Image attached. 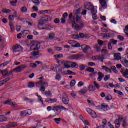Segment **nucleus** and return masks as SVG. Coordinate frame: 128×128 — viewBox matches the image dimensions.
<instances>
[{"label":"nucleus","mask_w":128,"mask_h":128,"mask_svg":"<svg viewBox=\"0 0 128 128\" xmlns=\"http://www.w3.org/2000/svg\"><path fill=\"white\" fill-rule=\"evenodd\" d=\"M73 16L74 14L72 13L69 15V18L71 22H76L77 24H80V22H82V18L80 16H76V17H74V18Z\"/></svg>","instance_id":"f257e3e1"},{"label":"nucleus","mask_w":128,"mask_h":128,"mask_svg":"<svg viewBox=\"0 0 128 128\" xmlns=\"http://www.w3.org/2000/svg\"><path fill=\"white\" fill-rule=\"evenodd\" d=\"M52 110H54V112H58V110H60V112H62V110H64V112H68V109L64 108V106H54Z\"/></svg>","instance_id":"f03ea898"},{"label":"nucleus","mask_w":128,"mask_h":128,"mask_svg":"<svg viewBox=\"0 0 128 128\" xmlns=\"http://www.w3.org/2000/svg\"><path fill=\"white\" fill-rule=\"evenodd\" d=\"M40 48V44L38 42H34L30 47L31 50H38Z\"/></svg>","instance_id":"7ed1b4c3"},{"label":"nucleus","mask_w":128,"mask_h":128,"mask_svg":"<svg viewBox=\"0 0 128 128\" xmlns=\"http://www.w3.org/2000/svg\"><path fill=\"white\" fill-rule=\"evenodd\" d=\"M12 72H14V71H11L10 72H8V70H5L1 71V74H2L3 76H10V78H12L14 76Z\"/></svg>","instance_id":"20e7f679"},{"label":"nucleus","mask_w":128,"mask_h":128,"mask_svg":"<svg viewBox=\"0 0 128 128\" xmlns=\"http://www.w3.org/2000/svg\"><path fill=\"white\" fill-rule=\"evenodd\" d=\"M32 114V112L30 110H24L21 112L20 113V116L24 118V116H30Z\"/></svg>","instance_id":"39448f33"},{"label":"nucleus","mask_w":128,"mask_h":128,"mask_svg":"<svg viewBox=\"0 0 128 128\" xmlns=\"http://www.w3.org/2000/svg\"><path fill=\"white\" fill-rule=\"evenodd\" d=\"M44 77L42 76L39 78H38V80H40V81L39 82H37L36 83V86L38 88H40V86H44L46 85V84H48V83H46L44 82Z\"/></svg>","instance_id":"423d86ee"},{"label":"nucleus","mask_w":128,"mask_h":128,"mask_svg":"<svg viewBox=\"0 0 128 128\" xmlns=\"http://www.w3.org/2000/svg\"><path fill=\"white\" fill-rule=\"evenodd\" d=\"M28 66L26 65H22L15 69H14L12 72H24L25 68H27Z\"/></svg>","instance_id":"0eeeda50"},{"label":"nucleus","mask_w":128,"mask_h":128,"mask_svg":"<svg viewBox=\"0 0 128 128\" xmlns=\"http://www.w3.org/2000/svg\"><path fill=\"white\" fill-rule=\"evenodd\" d=\"M93 16L92 18L95 20H98V16H96V12H98V10L96 7H93L90 10Z\"/></svg>","instance_id":"6e6552de"},{"label":"nucleus","mask_w":128,"mask_h":128,"mask_svg":"<svg viewBox=\"0 0 128 128\" xmlns=\"http://www.w3.org/2000/svg\"><path fill=\"white\" fill-rule=\"evenodd\" d=\"M62 102L64 104H68V102H70V99L66 94H62Z\"/></svg>","instance_id":"1a4fd4ad"},{"label":"nucleus","mask_w":128,"mask_h":128,"mask_svg":"<svg viewBox=\"0 0 128 128\" xmlns=\"http://www.w3.org/2000/svg\"><path fill=\"white\" fill-rule=\"evenodd\" d=\"M13 50L14 52H22L24 48L20 46H16L15 48H13Z\"/></svg>","instance_id":"9d476101"},{"label":"nucleus","mask_w":128,"mask_h":128,"mask_svg":"<svg viewBox=\"0 0 128 128\" xmlns=\"http://www.w3.org/2000/svg\"><path fill=\"white\" fill-rule=\"evenodd\" d=\"M100 4L101 5L102 8L106 10V8H108V5L106 4V2L104 0H99Z\"/></svg>","instance_id":"9b49d317"},{"label":"nucleus","mask_w":128,"mask_h":128,"mask_svg":"<svg viewBox=\"0 0 128 128\" xmlns=\"http://www.w3.org/2000/svg\"><path fill=\"white\" fill-rule=\"evenodd\" d=\"M72 28L75 30H80L78 27V24L76 22L74 21H72Z\"/></svg>","instance_id":"f8f14e48"},{"label":"nucleus","mask_w":128,"mask_h":128,"mask_svg":"<svg viewBox=\"0 0 128 128\" xmlns=\"http://www.w3.org/2000/svg\"><path fill=\"white\" fill-rule=\"evenodd\" d=\"M84 6H85V8L86 10H90V8H92V6H94V5L92 4V3L88 2H86L84 4Z\"/></svg>","instance_id":"ddd939ff"},{"label":"nucleus","mask_w":128,"mask_h":128,"mask_svg":"<svg viewBox=\"0 0 128 128\" xmlns=\"http://www.w3.org/2000/svg\"><path fill=\"white\" fill-rule=\"evenodd\" d=\"M122 54L120 53H117L114 54V58L116 60H122Z\"/></svg>","instance_id":"4468645a"},{"label":"nucleus","mask_w":128,"mask_h":128,"mask_svg":"<svg viewBox=\"0 0 128 128\" xmlns=\"http://www.w3.org/2000/svg\"><path fill=\"white\" fill-rule=\"evenodd\" d=\"M79 94L81 95H84L86 94H88V88H86V87H84L83 89L80 91Z\"/></svg>","instance_id":"2eb2a0df"},{"label":"nucleus","mask_w":128,"mask_h":128,"mask_svg":"<svg viewBox=\"0 0 128 128\" xmlns=\"http://www.w3.org/2000/svg\"><path fill=\"white\" fill-rule=\"evenodd\" d=\"M120 72L122 74L123 76L126 77L128 76V69H126V70L122 69L120 70Z\"/></svg>","instance_id":"dca6fc26"},{"label":"nucleus","mask_w":128,"mask_h":128,"mask_svg":"<svg viewBox=\"0 0 128 128\" xmlns=\"http://www.w3.org/2000/svg\"><path fill=\"white\" fill-rule=\"evenodd\" d=\"M98 78L97 79V80H98V82H102L104 78V75L102 73L100 72L98 73Z\"/></svg>","instance_id":"f3484780"},{"label":"nucleus","mask_w":128,"mask_h":128,"mask_svg":"<svg viewBox=\"0 0 128 128\" xmlns=\"http://www.w3.org/2000/svg\"><path fill=\"white\" fill-rule=\"evenodd\" d=\"M102 110H104V112H106L110 110V107L108 104H102Z\"/></svg>","instance_id":"a211bd4d"},{"label":"nucleus","mask_w":128,"mask_h":128,"mask_svg":"<svg viewBox=\"0 0 128 128\" xmlns=\"http://www.w3.org/2000/svg\"><path fill=\"white\" fill-rule=\"evenodd\" d=\"M70 66L72 68H78V64L76 62H70Z\"/></svg>","instance_id":"6ab92c4d"},{"label":"nucleus","mask_w":128,"mask_h":128,"mask_svg":"<svg viewBox=\"0 0 128 128\" xmlns=\"http://www.w3.org/2000/svg\"><path fill=\"white\" fill-rule=\"evenodd\" d=\"M10 80V78H7L5 80L0 82V86H2L4 84H6V82Z\"/></svg>","instance_id":"aec40b11"},{"label":"nucleus","mask_w":128,"mask_h":128,"mask_svg":"<svg viewBox=\"0 0 128 128\" xmlns=\"http://www.w3.org/2000/svg\"><path fill=\"white\" fill-rule=\"evenodd\" d=\"M64 66L65 68H70V62H64Z\"/></svg>","instance_id":"412c9836"},{"label":"nucleus","mask_w":128,"mask_h":128,"mask_svg":"<svg viewBox=\"0 0 128 128\" xmlns=\"http://www.w3.org/2000/svg\"><path fill=\"white\" fill-rule=\"evenodd\" d=\"M79 36L80 38H90V36L88 35L82 33H80Z\"/></svg>","instance_id":"4be33fe9"},{"label":"nucleus","mask_w":128,"mask_h":128,"mask_svg":"<svg viewBox=\"0 0 128 128\" xmlns=\"http://www.w3.org/2000/svg\"><path fill=\"white\" fill-rule=\"evenodd\" d=\"M88 88L90 92H96V88L94 87V86L92 85H90L88 86Z\"/></svg>","instance_id":"5701e85b"},{"label":"nucleus","mask_w":128,"mask_h":128,"mask_svg":"<svg viewBox=\"0 0 128 128\" xmlns=\"http://www.w3.org/2000/svg\"><path fill=\"white\" fill-rule=\"evenodd\" d=\"M48 36H49V40H54L56 38V35L54 33H50L49 34Z\"/></svg>","instance_id":"b1692460"},{"label":"nucleus","mask_w":128,"mask_h":128,"mask_svg":"<svg viewBox=\"0 0 128 128\" xmlns=\"http://www.w3.org/2000/svg\"><path fill=\"white\" fill-rule=\"evenodd\" d=\"M78 25V28H79V30H82L84 28V24L82 22H80Z\"/></svg>","instance_id":"393cba45"},{"label":"nucleus","mask_w":128,"mask_h":128,"mask_svg":"<svg viewBox=\"0 0 128 128\" xmlns=\"http://www.w3.org/2000/svg\"><path fill=\"white\" fill-rule=\"evenodd\" d=\"M101 36L105 38V40H109V38H110V36L108 34H104L102 33Z\"/></svg>","instance_id":"a878e982"},{"label":"nucleus","mask_w":128,"mask_h":128,"mask_svg":"<svg viewBox=\"0 0 128 128\" xmlns=\"http://www.w3.org/2000/svg\"><path fill=\"white\" fill-rule=\"evenodd\" d=\"M84 58V55H74V58L76 60H78Z\"/></svg>","instance_id":"bb28decb"},{"label":"nucleus","mask_w":128,"mask_h":128,"mask_svg":"<svg viewBox=\"0 0 128 128\" xmlns=\"http://www.w3.org/2000/svg\"><path fill=\"white\" fill-rule=\"evenodd\" d=\"M90 48L88 46H86L84 50H83V52H84L85 54H88V52H90Z\"/></svg>","instance_id":"cd10ccee"},{"label":"nucleus","mask_w":128,"mask_h":128,"mask_svg":"<svg viewBox=\"0 0 128 128\" xmlns=\"http://www.w3.org/2000/svg\"><path fill=\"white\" fill-rule=\"evenodd\" d=\"M6 120H8V118H6L4 116H0V122H6Z\"/></svg>","instance_id":"c85d7f7f"},{"label":"nucleus","mask_w":128,"mask_h":128,"mask_svg":"<svg viewBox=\"0 0 128 128\" xmlns=\"http://www.w3.org/2000/svg\"><path fill=\"white\" fill-rule=\"evenodd\" d=\"M54 58H56V60H58V58H64V55L62 54L54 55Z\"/></svg>","instance_id":"c756f323"},{"label":"nucleus","mask_w":128,"mask_h":128,"mask_svg":"<svg viewBox=\"0 0 128 128\" xmlns=\"http://www.w3.org/2000/svg\"><path fill=\"white\" fill-rule=\"evenodd\" d=\"M90 116L93 118H96L98 117V115H96V113L94 111H92V112L90 113Z\"/></svg>","instance_id":"7c9ffc66"},{"label":"nucleus","mask_w":128,"mask_h":128,"mask_svg":"<svg viewBox=\"0 0 128 128\" xmlns=\"http://www.w3.org/2000/svg\"><path fill=\"white\" fill-rule=\"evenodd\" d=\"M28 88H34V83L32 82H30L28 84Z\"/></svg>","instance_id":"2f4dec72"},{"label":"nucleus","mask_w":128,"mask_h":128,"mask_svg":"<svg viewBox=\"0 0 128 128\" xmlns=\"http://www.w3.org/2000/svg\"><path fill=\"white\" fill-rule=\"evenodd\" d=\"M45 96H47L48 98H52V94L50 92H45Z\"/></svg>","instance_id":"473e14b6"},{"label":"nucleus","mask_w":128,"mask_h":128,"mask_svg":"<svg viewBox=\"0 0 128 128\" xmlns=\"http://www.w3.org/2000/svg\"><path fill=\"white\" fill-rule=\"evenodd\" d=\"M54 122L57 124H60V122H62V118H56L54 119Z\"/></svg>","instance_id":"72a5a7b5"},{"label":"nucleus","mask_w":128,"mask_h":128,"mask_svg":"<svg viewBox=\"0 0 128 128\" xmlns=\"http://www.w3.org/2000/svg\"><path fill=\"white\" fill-rule=\"evenodd\" d=\"M66 74H69L70 76H76V73L70 71V70H68L66 71Z\"/></svg>","instance_id":"f704fd0d"},{"label":"nucleus","mask_w":128,"mask_h":128,"mask_svg":"<svg viewBox=\"0 0 128 128\" xmlns=\"http://www.w3.org/2000/svg\"><path fill=\"white\" fill-rule=\"evenodd\" d=\"M114 124L116 128H120V120H115Z\"/></svg>","instance_id":"c9c22d12"},{"label":"nucleus","mask_w":128,"mask_h":128,"mask_svg":"<svg viewBox=\"0 0 128 128\" xmlns=\"http://www.w3.org/2000/svg\"><path fill=\"white\" fill-rule=\"evenodd\" d=\"M42 26H43V24H42L41 22H40L38 25V28H40V30H46V28H42Z\"/></svg>","instance_id":"e433bc0d"},{"label":"nucleus","mask_w":128,"mask_h":128,"mask_svg":"<svg viewBox=\"0 0 128 128\" xmlns=\"http://www.w3.org/2000/svg\"><path fill=\"white\" fill-rule=\"evenodd\" d=\"M24 100L25 102H31V104H32V102H34V100H32L26 97H25L24 98Z\"/></svg>","instance_id":"4c0bfd02"},{"label":"nucleus","mask_w":128,"mask_h":128,"mask_svg":"<svg viewBox=\"0 0 128 128\" xmlns=\"http://www.w3.org/2000/svg\"><path fill=\"white\" fill-rule=\"evenodd\" d=\"M32 56H40V52H31Z\"/></svg>","instance_id":"58836bf2"},{"label":"nucleus","mask_w":128,"mask_h":128,"mask_svg":"<svg viewBox=\"0 0 128 128\" xmlns=\"http://www.w3.org/2000/svg\"><path fill=\"white\" fill-rule=\"evenodd\" d=\"M2 12L4 14H10V12H12V11H10V10H7V9H3Z\"/></svg>","instance_id":"ea45409f"},{"label":"nucleus","mask_w":128,"mask_h":128,"mask_svg":"<svg viewBox=\"0 0 128 128\" xmlns=\"http://www.w3.org/2000/svg\"><path fill=\"white\" fill-rule=\"evenodd\" d=\"M10 26L12 30H14V24H12V22H10Z\"/></svg>","instance_id":"a19ab883"},{"label":"nucleus","mask_w":128,"mask_h":128,"mask_svg":"<svg viewBox=\"0 0 128 128\" xmlns=\"http://www.w3.org/2000/svg\"><path fill=\"white\" fill-rule=\"evenodd\" d=\"M87 72H92V74H94V68H90L87 69Z\"/></svg>","instance_id":"79ce46f5"},{"label":"nucleus","mask_w":128,"mask_h":128,"mask_svg":"<svg viewBox=\"0 0 128 128\" xmlns=\"http://www.w3.org/2000/svg\"><path fill=\"white\" fill-rule=\"evenodd\" d=\"M110 42L114 46H116L118 44V40H110Z\"/></svg>","instance_id":"37998d69"},{"label":"nucleus","mask_w":128,"mask_h":128,"mask_svg":"<svg viewBox=\"0 0 128 128\" xmlns=\"http://www.w3.org/2000/svg\"><path fill=\"white\" fill-rule=\"evenodd\" d=\"M100 56H96L92 57V60H100Z\"/></svg>","instance_id":"c03bdc74"},{"label":"nucleus","mask_w":128,"mask_h":128,"mask_svg":"<svg viewBox=\"0 0 128 128\" xmlns=\"http://www.w3.org/2000/svg\"><path fill=\"white\" fill-rule=\"evenodd\" d=\"M16 18L17 20H20V22H26V20L25 18H20V17L18 16Z\"/></svg>","instance_id":"a18cd8bd"},{"label":"nucleus","mask_w":128,"mask_h":128,"mask_svg":"<svg viewBox=\"0 0 128 128\" xmlns=\"http://www.w3.org/2000/svg\"><path fill=\"white\" fill-rule=\"evenodd\" d=\"M118 40H121V42H124V38L120 35L118 36Z\"/></svg>","instance_id":"49530a36"},{"label":"nucleus","mask_w":128,"mask_h":128,"mask_svg":"<svg viewBox=\"0 0 128 128\" xmlns=\"http://www.w3.org/2000/svg\"><path fill=\"white\" fill-rule=\"evenodd\" d=\"M16 2H18V0H15V2H10V4H12V6H16Z\"/></svg>","instance_id":"de8ad7c7"},{"label":"nucleus","mask_w":128,"mask_h":128,"mask_svg":"<svg viewBox=\"0 0 128 128\" xmlns=\"http://www.w3.org/2000/svg\"><path fill=\"white\" fill-rule=\"evenodd\" d=\"M21 11L22 12H28V8L26 7H22Z\"/></svg>","instance_id":"09e8293b"},{"label":"nucleus","mask_w":128,"mask_h":128,"mask_svg":"<svg viewBox=\"0 0 128 128\" xmlns=\"http://www.w3.org/2000/svg\"><path fill=\"white\" fill-rule=\"evenodd\" d=\"M79 68H80V70H84L86 69V66L84 64H82L80 66Z\"/></svg>","instance_id":"8fccbe9b"},{"label":"nucleus","mask_w":128,"mask_h":128,"mask_svg":"<svg viewBox=\"0 0 128 128\" xmlns=\"http://www.w3.org/2000/svg\"><path fill=\"white\" fill-rule=\"evenodd\" d=\"M94 86L95 88H97L98 90H100V85H98V84L96 82H94Z\"/></svg>","instance_id":"3c124183"},{"label":"nucleus","mask_w":128,"mask_h":128,"mask_svg":"<svg viewBox=\"0 0 128 128\" xmlns=\"http://www.w3.org/2000/svg\"><path fill=\"white\" fill-rule=\"evenodd\" d=\"M12 100H8L5 102L4 104H8V106H11L12 105Z\"/></svg>","instance_id":"603ef678"},{"label":"nucleus","mask_w":128,"mask_h":128,"mask_svg":"<svg viewBox=\"0 0 128 128\" xmlns=\"http://www.w3.org/2000/svg\"><path fill=\"white\" fill-rule=\"evenodd\" d=\"M45 20H44V22H50V20H52V18H50V16H46L45 17Z\"/></svg>","instance_id":"864d4df0"},{"label":"nucleus","mask_w":128,"mask_h":128,"mask_svg":"<svg viewBox=\"0 0 128 128\" xmlns=\"http://www.w3.org/2000/svg\"><path fill=\"white\" fill-rule=\"evenodd\" d=\"M112 100V96L111 95H109L106 98V100Z\"/></svg>","instance_id":"5fc2aeb1"},{"label":"nucleus","mask_w":128,"mask_h":128,"mask_svg":"<svg viewBox=\"0 0 128 128\" xmlns=\"http://www.w3.org/2000/svg\"><path fill=\"white\" fill-rule=\"evenodd\" d=\"M76 80H72L71 82H70V86H76Z\"/></svg>","instance_id":"6e6d98bb"},{"label":"nucleus","mask_w":128,"mask_h":128,"mask_svg":"<svg viewBox=\"0 0 128 128\" xmlns=\"http://www.w3.org/2000/svg\"><path fill=\"white\" fill-rule=\"evenodd\" d=\"M9 20H10L11 22H14V15H10L9 16Z\"/></svg>","instance_id":"4d7b16f0"},{"label":"nucleus","mask_w":128,"mask_h":128,"mask_svg":"<svg viewBox=\"0 0 128 128\" xmlns=\"http://www.w3.org/2000/svg\"><path fill=\"white\" fill-rule=\"evenodd\" d=\"M128 25L125 27V29L124 30V32L128 36Z\"/></svg>","instance_id":"13d9d810"},{"label":"nucleus","mask_w":128,"mask_h":128,"mask_svg":"<svg viewBox=\"0 0 128 128\" xmlns=\"http://www.w3.org/2000/svg\"><path fill=\"white\" fill-rule=\"evenodd\" d=\"M110 78V75L106 76V77L104 78V80L105 82H108V80Z\"/></svg>","instance_id":"bf43d9fd"},{"label":"nucleus","mask_w":128,"mask_h":128,"mask_svg":"<svg viewBox=\"0 0 128 128\" xmlns=\"http://www.w3.org/2000/svg\"><path fill=\"white\" fill-rule=\"evenodd\" d=\"M124 65L126 68H128V60H125L124 62Z\"/></svg>","instance_id":"052dcab7"},{"label":"nucleus","mask_w":128,"mask_h":128,"mask_svg":"<svg viewBox=\"0 0 128 128\" xmlns=\"http://www.w3.org/2000/svg\"><path fill=\"white\" fill-rule=\"evenodd\" d=\"M32 2L36 6H39L40 4V2H38V0H32Z\"/></svg>","instance_id":"680f3d73"},{"label":"nucleus","mask_w":128,"mask_h":128,"mask_svg":"<svg viewBox=\"0 0 128 128\" xmlns=\"http://www.w3.org/2000/svg\"><path fill=\"white\" fill-rule=\"evenodd\" d=\"M58 102V99L54 98V99H51L50 98V102L51 104H54V102Z\"/></svg>","instance_id":"e2e57ef3"},{"label":"nucleus","mask_w":128,"mask_h":128,"mask_svg":"<svg viewBox=\"0 0 128 128\" xmlns=\"http://www.w3.org/2000/svg\"><path fill=\"white\" fill-rule=\"evenodd\" d=\"M128 126V122L126 120L124 121L122 124V126L124 128H126Z\"/></svg>","instance_id":"0e129e2a"},{"label":"nucleus","mask_w":128,"mask_h":128,"mask_svg":"<svg viewBox=\"0 0 128 128\" xmlns=\"http://www.w3.org/2000/svg\"><path fill=\"white\" fill-rule=\"evenodd\" d=\"M30 68H36V66H38V65H36V64L32 63L30 64Z\"/></svg>","instance_id":"69168bd1"},{"label":"nucleus","mask_w":128,"mask_h":128,"mask_svg":"<svg viewBox=\"0 0 128 128\" xmlns=\"http://www.w3.org/2000/svg\"><path fill=\"white\" fill-rule=\"evenodd\" d=\"M96 46V52H100V47L98 46Z\"/></svg>","instance_id":"338daca9"},{"label":"nucleus","mask_w":128,"mask_h":128,"mask_svg":"<svg viewBox=\"0 0 128 128\" xmlns=\"http://www.w3.org/2000/svg\"><path fill=\"white\" fill-rule=\"evenodd\" d=\"M56 80L58 81L60 80H62V76H60V75L56 76Z\"/></svg>","instance_id":"774afa93"}]
</instances>
